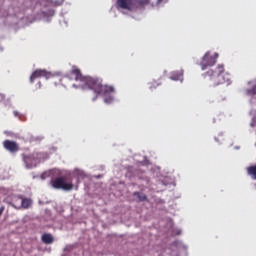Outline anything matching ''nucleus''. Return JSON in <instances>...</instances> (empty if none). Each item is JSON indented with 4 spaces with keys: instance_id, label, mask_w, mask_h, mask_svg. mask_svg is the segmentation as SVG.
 <instances>
[{
    "instance_id": "f8f14e48",
    "label": "nucleus",
    "mask_w": 256,
    "mask_h": 256,
    "mask_svg": "<svg viewBox=\"0 0 256 256\" xmlns=\"http://www.w3.org/2000/svg\"><path fill=\"white\" fill-rule=\"evenodd\" d=\"M247 173L256 181V165L248 167Z\"/></svg>"
},
{
    "instance_id": "7ed1b4c3",
    "label": "nucleus",
    "mask_w": 256,
    "mask_h": 256,
    "mask_svg": "<svg viewBox=\"0 0 256 256\" xmlns=\"http://www.w3.org/2000/svg\"><path fill=\"white\" fill-rule=\"evenodd\" d=\"M67 178L65 176H60L51 181V186L53 189H62V191H73V182H66Z\"/></svg>"
},
{
    "instance_id": "39448f33",
    "label": "nucleus",
    "mask_w": 256,
    "mask_h": 256,
    "mask_svg": "<svg viewBox=\"0 0 256 256\" xmlns=\"http://www.w3.org/2000/svg\"><path fill=\"white\" fill-rule=\"evenodd\" d=\"M40 77H45V79H50L51 73L47 70L37 69L30 76V83H35V79H40Z\"/></svg>"
},
{
    "instance_id": "aec40b11",
    "label": "nucleus",
    "mask_w": 256,
    "mask_h": 256,
    "mask_svg": "<svg viewBox=\"0 0 256 256\" xmlns=\"http://www.w3.org/2000/svg\"><path fill=\"white\" fill-rule=\"evenodd\" d=\"M149 0H143L144 3H148Z\"/></svg>"
},
{
    "instance_id": "a211bd4d",
    "label": "nucleus",
    "mask_w": 256,
    "mask_h": 256,
    "mask_svg": "<svg viewBox=\"0 0 256 256\" xmlns=\"http://www.w3.org/2000/svg\"><path fill=\"white\" fill-rule=\"evenodd\" d=\"M14 116L21 118V114H19V112H17V111H14Z\"/></svg>"
},
{
    "instance_id": "9b49d317",
    "label": "nucleus",
    "mask_w": 256,
    "mask_h": 256,
    "mask_svg": "<svg viewBox=\"0 0 256 256\" xmlns=\"http://www.w3.org/2000/svg\"><path fill=\"white\" fill-rule=\"evenodd\" d=\"M20 205H21V209H29V207L33 205V200L29 198H21Z\"/></svg>"
},
{
    "instance_id": "ddd939ff",
    "label": "nucleus",
    "mask_w": 256,
    "mask_h": 256,
    "mask_svg": "<svg viewBox=\"0 0 256 256\" xmlns=\"http://www.w3.org/2000/svg\"><path fill=\"white\" fill-rule=\"evenodd\" d=\"M134 197H137L138 201H147V195L139 192H134Z\"/></svg>"
},
{
    "instance_id": "423d86ee",
    "label": "nucleus",
    "mask_w": 256,
    "mask_h": 256,
    "mask_svg": "<svg viewBox=\"0 0 256 256\" xmlns=\"http://www.w3.org/2000/svg\"><path fill=\"white\" fill-rule=\"evenodd\" d=\"M3 147L9 153H18L19 151V143L12 140H4Z\"/></svg>"
},
{
    "instance_id": "f3484780",
    "label": "nucleus",
    "mask_w": 256,
    "mask_h": 256,
    "mask_svg": "<svg viewBox=\"0 0 256 256\" xmlns=\"http://www.w3.org/2000/svg\"><path fill=\"white\" fill-rule=\"evenodd\" d=\"M3 211H5V207H4V206H1V207H0V217H1V215H3Z\"/></svg>"
},
{
    "instance_id": "2eb2a0df",
    "label": "nucleus",
    "mask_w": 256,
    "mask_h": 256,
    "mask_svg": "<svg viewBox=\"0 0 256 256\" xmlns=\"http://www.w3.org/2000/svg\"><path fill=\"white\" fill-rule=\"evenodd\" d=\"M247 95H256V84L251 88L246 90Z\"/></svg>"
},
{
    "instance_id": "4468645a",
    "label": "nucleus",
    "mask_w": 256,
    "mask_h": 256,
    "mask_svg": "<svg viewBox=\"0 0 256 256\" xmlns=\"http://www.w3.org/2000/svg\"><path fill=\"white\" fill-rule=\"evenodd\" d=\"M159 83H157L156 81L150 82L149 83V90L153 91V89H157L159 87Z\"/></svg>"
},
{
    "instance_id": "6e6552de",
    "label": "nucleus",
    "mask_w": 256,
    "mask_h": 256,
    "mask_svg": "<svg viewBox=\"0 0 256 256\" xmlns=\"http://www.w3.org/2000/svg\"><path fill=\"white\" fill-rule=\"evenodd\" d=\"M183 70H176L171 73L170 79L172 81H183Z\"/></svg>"
},
{
    "instance_id": "dca6fc26",
    "label": "nucleus",
    "mask_w": 256,
    "mask_h": 256,
    "mask_svg": "<svg viewBox=\"0 0 256 256\" xmlns=\"http://www.w3.org/2000/svg\"><path fill=\"white\" fill-rule=\"evenodd\" d=\"M5 100V94L0 93V103Z\"/></svg>"
},
{
    "instance_id": "6ab92c4d",
    "label": "nucleus",
    "mask_w": 256,
    "mask_h": 256,
    "mask_svg": "<svg viewBox=\"0 0 256 256\" xmlns=\"http://www.w3.org/2000/svg\"><path fill=\"white\" fill-rule=\"evenodd\" d=\"M38 89H41V82H38Z\"/></svg>"
},
{
    "instance_id": "f257e3e1",
    "label": "nucleus",
    "mask_w": 256,
    "mask_h": 256,
    "mask_svg": "<svg viewBox=\"0 0 256 256\" xmlns=\"http://www.w3.org/2000/svg\"><path fill=\"white\" fill-rule=\"evenodd\" d=\"M66 78L70 81H78V87L81 89H90L94 91L95 97L92 101H97L99 95L104 96V103H113L115 93V88L109 85H103V80L101 78L93 76H83L79 68L73 67L72 70L66 75Z\"/></svg>"
},
{
    "instance_id": "9d476101",
    "label": "nucleus",
    "mask_w": 256,
    "mask_h": 256,
    "mask_svg": "<svg viewBox=\"0 0 256 256\" xmlns=\"http://www.w3.org/2000/svg\"><path fill=\"white\" fill-rule=\"evenodd\" d=\"M117 5L120 9L131 11V0H117Z\"/></svg>"
},
{
    "instance_id": "0eeeda50",
    "label": "nucleus",
    "mask_w": 256,
    "mask_h": 256,
    "mask_svg": "<svg viewBox=\"0 0 256 256\" xmlns=\"http://www.w3.org/2000/svg\"><path fill=\"white\" fill-rule=\"evenodd\" d=\"M21 196H12L11 201L9 202V205L14 207V209H21Z\"/></svg>"
},
{
    "instance_id": "f03ea898",
    "label": "nucleus",
    "mask_w": 256,
    "mask_h": 256,
    "mask_svg": "<svg viewBox=\"0 0 256 256\" xmlns=\"http://www.w3.org/2000/svg\"><path fill=\"white\" fill-rule=\"evenodd\" d=\"M223 73H225V66L218 65L215 70H208L204 76L208 77L209 81L212 82L210 87H217V85L225 83V79H223Z\"/></svg>"
},
{
    "instance_id": "20e7f679",
    "label": "nucleus",
    "mask_w": 256,
    "mask_h": 256,
    "mask_svg": "<svg viewBox=\"0 0 256 256\" xmlns=\"http://www.w3.org/2000/svg\"><path fill=\"white\" fill-rule=\"evenodd\" d=\"M218 57H219V54H217V53H215L214 56H212L211 53L206 52L200 62V67H201L202 71H205V69H207V67H213V65H215V63H217Z\"/></svg>"
},
{
    "instance_id": "1a4fd4ad",
    "label": "nucleus",
    "mask_w": 256,
    "mask_h": 256,
    "mask_svg": "<svg viewBox=\"0 0 256 256\" xmlns=\"http://www.w3.org/2000/svg\"><path fill=\"white\" fill-rule=\"evenodd\" d=\"M41 241L45 245H52V243H54V241H55V238H53V235H51L49 233H45L42 235Z\"/></svg>"
},
{
    "instance_id": "412c9836",
    "label": "nucleus",
    "mask_w": 256,
    "mask_h": 256,
    "mask_svg": "<svg viewBox=\"0 0 256 256\" xmlns=\"http://www.w3.org/2000/svg\"><path fill=\"white\" fill-rule=\"evenodd\" d=\"M163 0H158V3H161Z\"/></svg>"
}]
</instances>
